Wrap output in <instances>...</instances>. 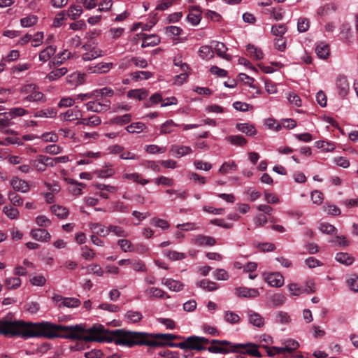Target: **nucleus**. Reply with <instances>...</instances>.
I'll return each mask as SVG.
<instances>
[{
    "label": "nucleus",
    "instance_id": "obj_60",
    "mask_svg": "<svg viewBox=\"0 0 358 358\" xmlns=\"http://www.w3.org/2000/svg\"><path fill=\"white\" fill-rule=\"evenodd\" d=\"M131 120L130 114H124L122 116H116L113 117L110 121L113 124L118 125H123L129 123Z\"/></svg>",
    "mask_w": 358,
    "mask_h": 358
},
{
    "label": "nucleus",
    "instance_id": "obj_31",
    "mask_svg": "<svg viewBox=\"0 0 358 358\" xmlns=\"http://www.w3.org/2000/svg\"><path fill=\"white\" fill-rule=\"evenodd\" d=\"M194 243L199 246H213L216 243V241L211 236L198 235L195 237Z\"/></svg>",
    "mask_w": 358,
    "mask_h": 358
},
{
    "label": "nucleus",
    "instance_id": "obj_19",
    "mask_svg": "<svg viewBox=\"0 0 358 358\" xmlns=\"http://www.w3.org/2000/svg\"><path fill=\"white\" fill-rule=\"evenodd\" d=\"M81 116L82 115L76 106L74 108L68 109L66 112L60 113L59 117L62 121L71 122L79 119Z\"/></svg>",
    "mask_w": 358,
    "mask_h": 358
},
{
    "label": "nucleus",
    "instance_id": "obj_37",
    "mask_svg": "<svg viewBox=\"0 0 358 358\" xmlns=\"http://www.w3.org/2000/svg\"><path fill=\"white\" fill-rule=\"evenodd\" d=\"M57 114L56 109L53 108H48L36 112L34 115V117H46L53 118Z\"/></svg>",
    "mask_w": 358,
    "mask_h": 358
},
{
    "label": "nucleus",
    "instance_id": "obj_34",
    "mask_svg": "<svg viewBox=\"0 0 358 358\" xmlns=\"http://www.w3.org/2000/svg\"><path fill=\"white\" fill-rule=\"evenodd\" d=\"M50 210L52 214L60 219L66 218L69 214V210L66 207L60 205H52L50 207Z\"/></svg>",
    "mask_w": 358,
    "mask_h": 358
},
{
    "label": "nucleus",
    "instance_id": "obj_47",
    "mask_svg": "<svg viewBox=\"0 0 358 358\" xmlns=\"http://www.w3.org/2000/svg\"><path fill=\"white\" fill-rule=\"evenodd\" d=\"M247 51L250 53V55L256 60H260L263 59L264 54L261 49L255 47L253 45L248 44L246 47Z\"/></svg>",
    "mask_w": 358,
    "mask_h": 358
},
{
    "label": "nucleus",
    "instance_id": "obj_29",
    "mask_svg": "<svg viewBox=\"0 0 358 358\" xmlns=\"http://www.w3.org/2000/svg\"><path fill=\"white\" fill-rule=\"evenodd\" d=\"M264 13L270 15L276 21L282 20L284 17L285 11L282 7L268 8L264 10Z\"/></svg>",
    "mask_w": 358,
    "mask_h": 358
},
{
    "label": "nucleus",
    "instance_id": "obj_36",
    "mask_svg": "<svg viewBox=\"0 0 358 358\" xmlns=\"http://www.w3.org/2000/svg\"><path fill=\"white\" fill-rule=\"evenodd\" d=\"M196 286L208 292H213L219 288V285L216 282L206 279L199 281Z\"/></svg>",
    "mask_w": 358,
    "mask_h": 358
},
{
    "label": "nucleus",
    "instance_id": "obj_13",
    "mask_svg": "<svg viewBox=\"0 0 358 358\" xmlns=\"http://www.w3.org/2000/svg\"><path fill=\"white\" fill-rule=\"evenodd\" d=\"M113 66L114 64L113 62H100L94 66H87L86 71L88 73H106L109 72Z\"/></svg>",
    "mask_w": 358,
    "mask_h": 358
},
{
    "label": "nucleus",
    "instance_id": "obj_53",
    "mask_svg": "<svg viewBox=\"0 0 358 358\" xmlns=\"http://www.w3.org/2000/svg\"><path fill=\"white\" fill-rule=\"evenodd\" d=\"M164 255L169 259L172 261L181 260L186 257L185 253L173 250H166Z\"/></svg>",
    "mask_w": 358,
    "mask_h": 358
},
{
    "label": "nucleus",
    "instance_id": "obj_7",
    "mask_svg": "<svg viewBox=\"0 0 358 358\" xmlns=\"http://www.w3.org/2000/svg\"><path fill=\"white\" fill-rule=\"evenodd\" d=\"M150 341H154L155 345H149L148 346L168 345L176 344L171 342L174 339L181 338L180 336L173 334H149Z\"/></svg>",
    "mask_w": 358,
    "mask_h": 358
},
{
    "label": "nucleus",
    "instance_id": "obj_6",
    "mask_svg": "<svg viewBox=\"0 0 358 358\" xmlns=\"http://www.w3.org/2000/svg\"><path fill=\"white\" fill-rule=\"evenodd\" d=\"M20 92L23 96V102H38L43 101L44 98V94L34 84L24 85L20 88Z\"/></svg>",
    "mask_w": 358,
    "mask_h": 358
},
{
    "label": "nucleus",
    "instance_id": "obj_10",
    "mask_svg": "<svg viewBox=\"0 0 358 358\" xmlns=\"http://www.w3.org/2000/svg\"><path fill=\"white\" fill-rule=\"evenodd\" d=\"M263 278L271 287H281L284 285V277L279 272L264 273Z\"/></svg>",
    "mask_w": 358,
    "mask_h": 358
},
{
    "label": "nucleus",
    "instance_id": "obj_24",
    "mask_svg": "<svg viewBox=\"0 0 358 358\" xmlns=\"http://www.w3.org/2000/svg\"><path fill=\"white\" fill-rule=\"evenodd\" d=\"M145 294L151 299L169 298V296L167 295L164 291L154 287L146 288L145 290Z\"/></svg>",
    "mask_w": 358,
    "mask_h": 358
},
{
    "label": "nucleus",
    "instance_id": "obj_30",
    "mask_svg": "<svg viewBox=\"0 0 358 358\" xmlns=\"http://www.w3.org/2000/svg\"><path fill=\"white\" fill-rule=\"evenodd\" d=\"M90 229L93 231L95 235L102 237L108 236V227H106L101 223H90Z\"/></svg>",
    "mask_w": 358,
    "mask_h": 358
},
{
    "label": "nucleus",
    "instance_id": "obj_22",
    "mask_svg": "<svg viewBox=\"0 0 358 358\" xmlns=\"http://www.w3.org/2000/svg\"><path fill=\"white\" fill-rule=\"evenodd\" d=\"M57 50V46L55 45H50L45 47L39 53V60L43 63L49 61L51 57L55 55Z\"/></svg>",
    "mask_w": 358,
    "mask_h": 358
},
{
    "label": "nucleus",
    "instance_id": "obj_8",
    "mask_svg": "<svg viewBox=\"0 0 358 358\" xmlns=\"http://www.w3.org/2000/svg\"><path fill=\"white\" fill-rule=\"evenodd\" d=\"M53 301L58 308L66 307L75 308L80 306L81 301L76 297H64L59 294H55L52 296Z\"/></svg>",
    "mask_w": 358,
    "mask_h": 358
},
{
    "label": "nucleus",
    "instance_id": "obj_23",
    "mask_svg": "<svg viewBox=\"0 0 358 358\" xmlns=\"http://www.w3.org/2000/svg\"><path fill=\"white\" fill-rule=\"evenodd\" d=\"M249 322L256 327H262L264 325V319L259 313L251 310L247 311Z\"/></svg>",
    "mask_w": 358,
    "mask_h": 358
},
{
    "label": "nucleus",
    "instance_id": "obj_12",
    "mask_svg": "<svg viewBox=\"0 0 358 358\" xmlns=\"http://www.w3.org/2000/svg\"><path fill=\"white\" fill-rule=\"evenodd\" d=\"M83 48L87 52L82 55V59L85 62H90L104 55V52L96 47L84 45Z\"/></svg>",
    "mask_w": 358,
    "mask_h": 358
},
{
    "label": "nucleus",
    "instance_id": "obj_5",
    "mask_svg": "<svg viewBox=\"0 0 358 358\" xmlns=\"http://www.w3.org/2000/svg\"><path fill=\"white\" fill-rule=\"evenodd\" d=\"M209 343L210 341L205 337L191 336L187 337L183 342L171 345V348H179L182 350L190 349L201 351L206 349L205 345ZM210 343H213L212 341Z\"/></svg>",
    "mask_w": 358,
    "mask_h": 358
},
{
    "label": "nucleus",
    "instance_id": "obj_46",
    "mask_svg": "<svg viewBox=\"0 0 358 358\" xmlns=\"http://www.w3.org/2000/svg\"><path fill=\"white\" fill-rule=\"evenodd\" d=\"M146 129V126L141 122H133L126 127L129 133H140Z\"/></svg>",
    "mask_w": 358,
    "mask_h": 358
},
{
    "label": "nucleus",
    "instance_id": "obj_49",
    "mask_svg": "<svg viewBox=\"0 0 358 358\" xmlns=\"http://www.w3.org/2000/svg\"><path fill=\"white\" fill-rule=\"evenodd\" d=\"M227 140L231 144L238 146H243L247 143V140L241 135H231L227 137Z\"/></svg>",
    "mask_w": 358,
    "mask_h": 358
},
{
    "label": "nucleus",
    "instance_id": "obj_11",
    "mask_svg": "<svg viewBox=\"0 0 358 358\" xmlns=\"http://www.w3.org/2000/svg\"><path fill=\"white\" fill-rule=\"evenodd\" d=\"M85 107L88 111L96 113H103L110 109V101H105L103 102H100L98 101H91L85 103Z\"/></svg>",
    "mask_w": 358,
    "mask_h": 358
},
{
    "label": "nucleus",
    "instance_id": "obj_41",
    "mask_svg": "<svg viewBox=\"0 0 358 358\" xmlns=\"http://www.w3.org/2000/svg\"><path fill=\"white\" fill-rule=\"evenodd\" d=\"M117 244L124 252L134 251V246L132 243L127 238L119 239Z\"/></svg>",
    "mask_w": 358,
    "mask_h": 358
},
{
    "label": "nucleus",
    "instance_id": "obj_40",
    "mask_svg": "<svg viewBox=\"0 0 358 358\" xmlns=\"http://www.w3.org/2000/svg\"><path fill=\"white\" fill-rule=\"evenodd\" d=\"M124 317L128 322L137 323L141 320L143 315L139 311L128 310Z\"/></svg>",
    "mask_w": 358,
    "mask_h": 358
},
{
    "label": "nucleus",
    "instance_id": "obj_3",
    "mask_svg": "<svg viewBox=\"0 0 358 358\" xmlns=\"http://www.w3.org/2000/svg\"><path fill=\"white\" fill-rule=\"evenodd\" d=\"M213 344H216L210 346L208 348L209 352L215 354H228L231 352H238V348H248L245 353L250 355L261 357L262 354L258 350L257 345L252 343H237L234 344L226 340H212Z\"/></svg>",
    "mask_w": 358,
    "mask_h": 358
},
{
    "label": "nucleus",
    "instance_id": "obj_56",
    "mask_svg": "<svg viewBox=\"0 0 358 358\" xmlns=\"http://www.w3.org/2000/svg\"><path fill=\"white\" fill-rule=\"evenodd\" d=\"M287 289L290 292V295L294 296H299L304 292L303 287L297 283L289 284Z\"/></svg>",
    "mask_w": 358,
    "mask_h": 358
},
{
    "label": "nucleus",
    "instance_id": "obj_27",
    "mask_svg": "<svg viewBox=\"0 0 358 358\" xmlns=\"http://www.w3.org/2000/svg\"><path fill=\"white\" fill-rule=\"evenodd\" d=\"M72 57L71 52L65 49L62 52L57 53L51 62L54 66H60Z\"/></svg>",
    "mask_w": 358,
    "mask_h": 358
},
{
    "label": "nucleus",
    "instance_id": "obj_42",
    "mask_svg": "<svg viewBox=\"0 0 358 358\" xmlns=\"http://www.w3.org/2000/svg\"><path fill=\"white\" fill-rule=\"evenodd\" d=\"M201 20V14L199 10H191L187 16V20L193 26L199 24Z\"/></svg>",
    "mask_w": 358,
    "mask_h": 358
},
{
    "label": "nucleus",
    "instance_id": "obj_33",
    "mask_svg": "<svg viewBox=\"0 0 358 358\" xmlns=\"http://www.w3.org/2000/svg\"><path fill=\"white\" fill-rule=\"evenodd\" d=\"M115 171L110 164L106 165L99 170H96L94 174L101 178H108L113 176Z\"/></svg>",
    "mask_w": 358,
    "mask_h": 358
},
{
    "label": "nucleus",
    "instance_id": "obj_14",
    "mask_svg": "<svg viewBox=\"0 0 358 358\" xmlns=\"http://www.w3.org/2000/svg\"><path fill=\"white\" fill-rule=\"evenodd\" d=\"M338 95L341 98H345L349 92V83L345 76L340 75L336 78V83Z\"/></svg>",
    "mask_w": 358,
    "mask_h": 358
},
{
    "label": "nucleus",
    "instance_id": "obj_2",
    "mask_svg": "<svg viewBox=\"0 0 358 358\" xmlns=\"http://www.w3.org/2000/svg\"><path fill=\"white\" fill-rule=\"evenodd\" d=\"M91 331L98 333V337L102 341L99 343H112L117 345L131 348L134 345H155L154 341H150L149 334L144 332L131 331L123 329L113 331L107 330L103 325L96 324L92 326Z\"/></svg>",
    "mask_w": 358,
    "mask_h": 358
},
{
    "label": "nucleus",
    "instance_id": "obj_63",
    "mask_svg": "<svg viewBox=\"0 0 358 358\" xmlns=\"http://www.w3.org/2000/svg\"><path fill=\"white\" fill-rule=\"evenodd\" d=\"M95 97L98 98L99 96H107L111 97L114 95V90L110 87H103L99 90H94Z\"/></svg>",
    "mask_w": 358,
    "mask_h": 358
},
{
    "label": "nucleus",
    "instance_id": "obj_25",
    "mask_svg": "<svg viewBox=\"0 0 358 358\" xmlns=\"http://www.w3.org/2000/svg\"><path fill=\"white\" fill-rule=\"evenodd\" d=\"M238 131L246 134L248 136H255L257 133L254 124L250 123H238L236 125Z\"/></svg>",
    "mask_w": 358,
    "mask_h": 358
},
{
    "label": "nucleus",
    "instance_id": "obj_45",
    "mask_svg": "<svg viewBox=\"0 0 358 358\" xmlns=\"http://www.w3.org/2000/svg\"><path fill=\"white\" fill-rule=\"evenodd\" d=\"M199 55L203 59L208 60L213 57L214 52L212 48L208 45H203L199 50Z\"/></svg>",
    "mask_w": 358,
    "mask_h": 358
},
{
    "label": "nucleus",
    "instance_id": "obj_51",
    "mask_svg": "<svg viewBox=\"0 0 358 358\" xmlns=\"http://www.w3.org/2000/svg\"><path fill=\"white\" fill-rule=\"evenodd\" d=\"M270 301L274 306H280L283 305L286 301V297L281 293H275L270 296Z\"/></svg>",
    "mask_w": 358,
    "mask_h": 358
},
{
    "label": "nucleus",
    "instance_id": "obj_58",
    "mask_svg": "<svg viewBox=\"0 0 358 358\" xmlns=\"http://www.w3.org/2000/svg\"><path fill=\"white\" fill-rule=\"evenodd\" d=\"M322 209L324 212H326L328 215H339L341 213L339 208L336 206L331 203H325L322 206Z\"/></svg>",
    "mask_w": 358,
    "mask_h": 358
},
{
    "label": "nucleus",
    "instance_id": "obj_48",
    "mask_svg": "<svg viewBox=\"0 0 358 358\" xmlns=\"http://www.w3.org/2000/svg\"><path fill=\"white\" fill-rule=\"evenodd\" d=\"M3 212L10 220L17 219L20 215L19 210L11 206H4Z\"/></svg>",
    "mask_w": 358,
    "mask_h": 358
},
{
    "label": "nucleus",
    "instance_id": "obj_39",
    "mask_svg": "<svg viewBox=\"0 0 358 358\" xmlns=\"http://www.w3.org/2000/svg\"><path fill=\"white\" fill-rule=\"evenodd\" d=\"M67 72L68 70L66 67L58 68L50 72L47 75L46 78L48 79L50 81H53L63 76Z\"/></svg>",
    "mask_w": 358,
    "mask_h": 358
},
{
    "label": "nucleus",
    "instance_id": "obj_35",
    "mask_svg": "<svg viewBox=\"0 0 358 358\" xmlns=\"http://www.w3.org/2000/svg\"><path fill=\"white\" fill-rule=\"evenodd\" d=\"M336 260L345 266L351 265L354 261V257L347 252H338L335 257Z\"/></svg>",
    "mask_w": 358,
    "mask_h": 358
},
{
    "label": "nucleus",
    "instance_id": "obj_59",
    "mask_svg": "<svg viewBox=\"0 0 358 358\" xmlns=\"http://www.w3.org/2000/svg\"><path fill=\"white\" fill-rule=\"evenodd\" d=\"M224 320L226 322L234 324L240 321V317L234 312L227 310L224 312Z\"/></svg>",
    "mask_w": 358,
    "mask_h": 358
},
{
    "label": "nucleus",
    "instance_id": "obj_54",
    "mask_svg": "<svg viewBox=\"0 0 358 358\" xmlns=\"http://www.w3.org/2000/svg\"><path fill=\"white\" fill-rule=\"evenodd\" d=\"M87 273L99 277L103 275L104 271L103 268L97 264H91L87 266Z\"/></svg>",
    "mask_w": 358,
    "mask_h": 358
},
{
    "label": "nucleus",
    "instance_id": "obj_4",
    "mask_svg": "<svg viewBox=\"0 0 358 358\" xmlns=\"http://www.w3.org/2000/svg\"><path fill=\"white\" fill-rule=\"evenodd\" d=\"M92 327L86 329L83 324L76 325H61L59 338L69 340H80L85 341H102L98 337V333L90 331Z\"/></svg>",
    "mask_w": 358,
    "mask_h": 358
},
{
    "label": "nucleus",
    "instance_id": "obj_38",
    "mask_svg": "<svg viewBox=\"0 0 358 358\" xmlns=\"http://www.w3.org/2000/svg\"><path fill=\"white\" fill-rule=\"evenodd\" d=\"M110 233H113L116 236L122 238H127L129 236L128 233L123 227L114 224H110L108 226V235Z\"/></svg>",
    "mask_w": 358,
    "mask_h": 358
},
{
    "label": "nucleus",
    "instance_id": "obj_44",
    "mask_svg": "<svg viewBox=\"0 0 358 358\" xmlns=\"http://www.w3.org/2000/svg\"><path fill=\"white\" fill-rule=\"evenodd\" d=\"M66 13L71 20H76L83 13V9L80 6H71Z\"/></svg>",
    "mask_w": 358,
    "mask_h": 358
},
{
    "label": "nucleus",
    "instance_id": "obj_43",
    "mask_svg": "<svg viewBox=\"0 0 358 358\" xmlns=\"http://www.w3.org/2000/svg\"><path fill=\"white\" fill-rule=\"evenodd\" d=\"M178 124L175 123L172 120L165 121L160 128L161 134H167L173 131V128L178 127Z\"/></svg>",
    "mask_w": 358,
    "mask_h": 358
},
{
    "label": "nucleus",
    "instance_id": "obj_16",
    "mask_svg": "<svg viewBox=\"0 0 358 358\" xmlns=\"http://www.w3.org/2000/svg\"><path fill=\"white\" fill-rule=\"evenodd\" d=\"M235 294L239 297L255 298L259 296V292L256 288L239 287L235 289Z\"/></svg>",
    "mask_w": 358,
    "mask_h": 358
},
{
    "label": "nucleus",
    "instance_id": "obj_62",
    "mask_svg": "<svg viewBox=\"0 0 358 358\" xmlns=\"http://www.w3.org/2000/svg\"><path fill=\"white\" fill-rule=\"evenodd\" d=\"M237 165L234 162H224L219 169V172L222 174H227L229 171H236Z\"/></svg>",
    "mask_w": 358,
    "mask_h": 358
},
{
    "label": "nucleus",
    "instance_id": "obj_17",
    "mask_svg": "<svg viewBox=\"0 0 358 358\" xmlns=\"http://www.w3.org/2000/svg\"><path fill=\"white\" fill-rule=\"evenodd\" d=\"M170 153L180 158L192 153V149L189 146L173 145L170 148Z\"/></svg>",
    "mask_w": 358,
    "mask_h": 358
},
{
    "label": "nucleus",
    "instance_id": "obj_52",
    "mask_svg": "<svg viewBox=\"0 0 358 358\" xmlns=\"http://www.w3.org/2000/svg\"><path fill=\"white\" fill-rule=\"evenodd\" d=\"M38 22V17L36 15H31L22 17L20 20V24L23 27H30L36 24Z\"/></svg>",
    "mask_w": 358,
    "mask_h": 358
},
{
    "label": "nucleus",
    "instance_id": "obj_26",
    "mask_svg": "<svg viewBox=\"0 0 358 358\" xmlns=\"http://www.w3.org/2000/svg\"><path fill=\"white\" fill-rule=\"evenodd\" d=\"M161 38L157 34H145L143 37L142 48L153 47L158 45Z\"/></svg>",
    "mask_w": 358,
    "mask_h": 358
},
{
    "label": "nucleus",
    "instance_id": "obj_20",
    "mask_svg": "<svg viewBox=\"0 0 358 358\" xmlns=\"http://www.w3.org/2000/svg\"><path fill=\"white\" fill-rule=\"evenodd\" d=\"M315 52L320 59H327L330 55L329 45L325 42H320L316 45Z\"/></svg>",
    "mask_w": 358,
    "mask_h": 358
},
{
    "label": "nucleus",
    "instance_id": "obj_57",
    "mask_svg": "<svg viewBox=\"0 0 358 358\" xmlns=\"http://www.w3.org/2000/svg\"><path fill=\"white\" fill-rule=\"evenodd\" d=\"M271 31L274 36L282 38L287 31V27L285 24H275L272 26Z\"/></svg>",
    "mask_w": 358,
    "mask_h": 358
},
{
    "label": "nucleus",
    "instance_id": "obj_32",
    "mask_svg": "<svg viewBox=\"0 0 358 358\" xmlns=\"http://www.w3.org/2000/svg\"><path fill=\"white\" fill-rule=\"evenodd\" d=\"M148 94L149 93L146 90L141 88L128 91L127 96L129 99H135L141 101L145 99L148 96Z\"/></svg>",
    "mask_w": 358,
    "mask_h": 358
},
{
    "label": "nucleus",
    "instance_id": "obj_64",
    "mask_svg": "<svg viewBox=\"0 0 358 358\" xmlns=\"http://www.w3.org/2000/svg\"><path fill=\"white\" fill-rule=\"evenodd\" d=\"M347 283L350 289L355 292H358V275L356 274L351 275L347 280Z\"/></svg>",
    "mask_w": 358,
    "mask_h": 358
},
{
    "label": "nucleus",
    "instance_id": "obj_28",
    "mask_svg": "<svg viewBox=\"0 0 358 358\" xmlns=\"http://www.w3.org/2000/svg\"><path fill=\"white\" fill-rule=\"evenodd\" d=\"M162 283L173 292H180L184 287L183 284L180 281L171 278H164Z\"/></svg>",
    "mask_w": 358,
    "mask_h": 358
},
{
    "label": "nucleus",
    "instance_id": "obj_21",
    "mask_svg": "<svg viewBox=\"0 0 358 358\" xmlns=\"http://www.w3.org/2000/svg\"><path fill=\"white\" fill-rule=\"evenodd\" d=\"M10 185L14 190L20 192L22 193H27L29 191V186L27 181L14 178L10 181Z\"/></svg>",
    "mask_w": 358,
    "mask_h": 358
},
{
    "label": "nucleus",
    "instance_id": "obj_61",
    "mask_svg": "<svg viewBox=\"0 0 358 358\" xmlns=\"http://www.w3.org/2000/svg\"><path fill=\"white\" fill-rule=\"evenodd\" d=\"M321 232L327 234H334L337 232V229L327 222H322L319 227Z\"/></svg>",
    "mask_w": 358,
    "mask_h": 358
},
{
    "label": "nucleus",
    "instance_id": "obj_15",
    "mask_svg": "<svg viewBox=\"0 0 358 358\" xmlns=\"http://www.w3.org/2000/svg\"><path fill=\"white\" fill-rule=\"evenodd\" d=\"M211 46L213 48L216 54L221 58L227 61L232 59V56L227 54L228 48L224 43L214 41L211 42Z\"/></svg>",
    "mask_w": 358,
    "mask_h": 358
},
{
    "label": "nucleus",
    "instance_id": "obj_50",
    "mask_svg": "<svg viewBox=\"0 0 358 358\" xmlns=\"http://www.w3.org/2000/svg\"><path fill=\"white\" fill-rule=\"evenodd\" d=\"M5 286L9 289H15L21 285V279L18 277L8 278L4 282Z\"/></svg>",
    "mask_w": 358,
    "mask_h": 358
},
{
    "label": "nucleus",
    "instance_id": "obj_55",
    "mask_svg": "<svg viewBox=\"0 0 358 358\" xmlns=\"http://www.w3.org/2000/svg\"><path fill=\"white\" fill-rule=\"evenodd\" d=\"M213 277L217 280L226 281L229 278V273L223 268H217L213 272Z\"/></svg>",
    "mask_w": 358,
    "mask_h": 358
},
{
    "label": "nucleus",
    "instance_id": "obj_1",
    "mask_svg": "<svg viewBox=\"0 0 358 358\" xmlns=\"http://www.w3.org/2000/svg\"><path fill=\"white\" fill-rule=\"evenodd\" d=\"M6 328V333H11L13 337L23 338L43 336L49 339L59 338L61 324L50 322H25L22 320H14V322L3 323Z\"/></svg>",
    "mask_w": 358,
    "mask_h": 358
},
{
    "label": "nucleus",
    "instance_id": "obj_9",
    "mask_svg": "<svg viewBox=\"0 0 358 358\" xmlns=\"http://www.w3.org/2000/svg\"><path fill=\"white\" fill-rule=\"evenodd\" d=\"M31 164L37 171L43 172L47 167L54 166L52 158L45 155H38L34 159L31 161Z\"/></svg>",
    "mask_w": 358,
    "mask_h": 358
},
{
    "label": "nucleus",
    "instance_id": "obj_18",
    "mask_svg": "<svg viewBox=\"0 0 358 358\" xmlns=\"http://www.w3.org/2000/svg\"><path fill=\"white\" fill-rule=\"evenodd\" d=\"M31 235L37 241L48 242L51 239V235L44 229H34L31 231Z\"/></svg>",
    "mask_w": 358,
    "mask_h": 358
}]
</instances>
